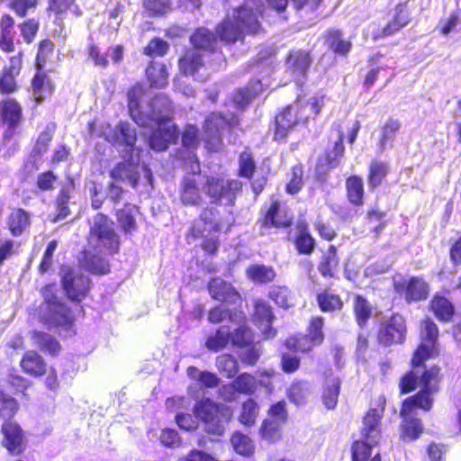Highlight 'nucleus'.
I'll list each match as a JSON object with an SVG mask.
<instances>
[{"instance_id":"nucleus-1","label":"nucleus","mask_w":461,"mask_h":461,"mask_svg":"<svg viewBox=\"0 0 461 461\" xmlns=\"http://www.w3.org/2000/svg\"><path fill=\"white\" fill-rule=\"evenodd\" d=\"M435 356L433 348L424 343L413 351L410 368L399 379L398 390L401 395L414 392L419 385L420 390L403 399V410L419 407L423 411H429L433 408L434 395L439 392L444 377L440 366H426V362Z\"/></svg>"},{"instance_id":"nucleus-2","label":"nucleus","mask_w":461,"mask_h":461,"mask_svg":"<svg viewBox=\"0 0 461 461\" xmlns=\"http://www.w3.org/2000/svg\"><path fill=\"white\" fill-rule=\"evenodd\" d=\"M256 11L247 3L233 9L232 16L224 17L215 26V33L225 45H232L238 41H243L247 33L256 34L260 30L258 14H264L261 5H256Z\"/></svg>"},{"instance_id":"nucleus-3","label":"nucleus","mask_w":461,"mask_h":461,"mask_svg":"<svg viewBox=\"0 0 461 461\" xmlns=\"http://www.w3.org/2000/svg\"><path fill=\"white\" fill-rule=\"evenodd\" d=\"M225 221L221 212L214 206L207 205L203 208L199 216L194 220L185 234L187 243L201 240L199 247L206 256L217 255L221 240L217 233L222 231Z\"/></svg>"},{"instance_id":"nucleus-4","label":"nucleus","mask_w":461,"mask_h":461,"mask_svg":"<svg viewBox=\"0 0 461 461\" xmlns=\"http://www.w3.org/2000/svg\"><path fill=\"white\" fill-rule=\"evenodd\" d=\"M307 104L306 102L297 97L294 102L277 111L273 122L268 126L274 141H286L292 131L309 122L310 114L306 112Z\"/></svg>"},{"instance_id":"nucleus-5","label":"nucleus","mask_w":461,"mask_h":461,"mask_svg":"<svg viewBox=\"0 0 461 461\" xmlns=\"http://www.w3.org/2000/svg\"><path fill=\"white\" fill-rule=\"evenodd\" d=\"M87 242L95 252L104 255L117 254L121 248V240L113 228V222L103 212L95 215Z\"/></svg>"},{"instance_id":"nucleus-6","label":"nucleus","mask_w":461,"mask_h":461,"mask_svg":"<svg viewBox=\"0 0 461 461\" xmlns=\"http://www.w3.org/2000/svg\"><path fill=\"white\" fill-rule=\"evenodd\" d=\"M179 129L174 116L164 114L154 119V127L149 136V146L157 152L165 151L171 144H176Z\"/></svg>"},{"instance_id":"nucleus-7","label":"nucleus","mask_w":461,"mask_h":461,"mask_svg":"<svg viewBox=\"0 0 461 461\" xmlns=\"http://www.w3.org/2000/svg\"><path fill=\"white\" fill-rule=\"evenodd\" d=\"M294 223V216L278 199H272L269 204L261 209V214L258 219L259 231L267 234L271 229H289Z\"/></svg>"},{"instance_id":"nucleus-8","label":"nucleus","mask_w":461,"mask_h":461,"mask_svg":"<svg viewBox=\"0 0 461 461\" xmlns=\"http://www.w3.org/2000/svg\"><path fill=\"white\" fill-rule=\"evenodd\" d=\"M212 203H221L225 199L233 204L237 194L242 191V183L238 179H226L221 176H207L202 185Z\"/></svg>"},{"instance_id":"nucleus-9","label":"nucleus","mask_w":461,"mask_h":461,"mask_svg":"<svg viewBox=\"0 0 461 461\" xmlns=\"http://www.w3.org/2000/svg\"><path fill=\"white\" fill-rule=\"evenodd\" d=\"M24 121L23 107L14 97H4L0 100V122L5 127L2 141L10 142L17 134Z\"/></svg>"},{"instance_id":"nucleus-10","label":"nucleus","mask_w":461,"mask_h":461,"mask_svg":"<svg viewBox=\"0 0 461 461\" xmlns=\"http://www.w3.org/2000/svg\"><path fill=\"white\" fill-rule=\"evenodd\" d=\"M407 333L405 317L399 312H393L380 323L376 332V342L385 348L402 345L406 341Z\"/></svg>"},{"instance_id":"nucleus-11","label":"nucleus","mask_w":461,"mask_h":461,"mask_svg":"<svg viewBox=\"0 0 461 461\" xmlns=\"http://www.w3.org/2000/svg\"><path fill=\"white\" fill-rule=\"evenodd\" d=\"M393 287L407 304L425 302L430 294V285L422 276H402L393 281Z\"/></svg>"},{"instance_id":"nucleus-12","label":"nucleus","mask_w":461,"mask_h":461,"mask_svg":"<svg viewBox=\"0 0 461 461\" xmlns=\"http://www.w3.org/2000/svg\"><path fill=\"white\" fill-rule=\"evenodd\" d=\"M223 408L210 398H203L198 401L193 412L194 416L205 425V431L215 436H222L225 427L222 421Z\"/></svg>"},{"instance_id":"nucleus-13","label":"nucleus","mask_w":461,"mask_h":461,"mask_svg":"<svg viewBox=\"0 0 461 461\" xmlns=\"http://www.w3.org/2000/svg\"><path fill=\"white\" fill-rule=\"evenodd\" d=\"M60 282L67 297L76 303L85 300L91 289L89 277L70 267L62 269Z\"/></svg>"},{"instance_id":"nucleus-14","label":"nucleus","mask_w":461,"mask_h":461,"mask_svg":"<svg viewBox=\"0 0 461 461\" xmlns=\"http://www.w3.org/2000/svg\"><path fill=\"white\" fill-rule=\"evenodd\" d=\"M1 446L12 456H22L27 448L26 434L16 420L3 421L0 427Z\"/></svg>"},{"instance_id":"nucleus-15","label":"nucleus","mask_w":461,"mask_h":461,"mask_svg":"<svg viewBox=\"0 0 461 461\" xmlns=\"http://www.w3.org/2000/svg\"><path fill=\"white\" fill-rule=\"evenodd\" d=\"M9 65H5L0 70V95L5 97L16 94L20 88L18 77L23 67V52L8 58Z\"/></svg>"},{"instance_id":"nucleus-16","label":"nucleus","mask_w":461,"mask_h":461,"mask_svg":"<svg viewBox=\"0 0 461 461\" xmlns=\"http://www.w3.org/2000/svg\"><path fill=\"white\" fill-rule=\"evenodd\" d=\"M194 173L182 177L179 186V199L184 205L198 206L203 203V194L196 173L201 172V166L196 155H194Z\"/></svg>"},{"instance_id":"nucleus-17","label":"nucleus","mask_w":461,"mask_h":461,"mask_svg":"<svg viewBox=\"0 0 461 461\" xmlns=\"http://www.w3.org/2000/svg\"><path fill=\"white\" fill-rule=\"evenodd\" d=\"M411 21L407 2H400L393 8L392 18L381 29L375 31L372 38L375 41L390 37L406 27Z\"/></svg>"},{"instance_id":"nucleus-18","label":"nucleus","mask_w":461,"mask_h":461,"mask_svg":"<svg viewBox=\"0 0 461 461\" xmlns=\"http://www.w3.org/2000/svg\"><path fill=\"white\" fill-rule=\"evenodd\" d=\"M285 64L287 71L294 77L306 79L312 64V51L303 49H292L285 58Z\"/></svg>"},{"instance_id":"nucleus-19","label":"nucleus","mask_w":461,"mask_h":461,"mask_svg":"<svg viewBox=\"0 0 461 461\" xmlns=\"http://www.w3.org/2000/svg\"><path fill=\"white\" fill-rule=\"evenodd\" d=\"M428 310L441 323L452 322L456 315L455 303L441 292L433 294L429 301Z\"/></svg>"},{"instance_id":"nucleus-20","label":"nucleus","mask_w":461,"mask_h":461,"mask_svg":"<svg viewBox=\"0 0 461 461\" xmlns=\"http://www.w3.org/2000/svg\"><path fill=\"white\" fill-rule=\"evenodd\" d=\"M45 323L50 328H62L70 330L75 324V316L71 308L64 302H59L46 309Z\"/></svg>"},{"instance_id":"nucleus-21","label":"nucleus","mask_w":461,"mask_h":461,"mask_svg":"<svg viewBox=\"0 0 461 461\" xmlns=\"http://www.w3.org/2000/svg\"><path fill=\"white\" fill-rule=\"evenodd\" d=\"M256 163L249 152H241L239 158L238 175L250 180L252 191L256 196L259 195L267 184V177L264 175L253 178L256 172Z\"/></svg>"},{"instance_id":"nucleus-22","label":"nucleus","mask_w":461,"mask_h":461,"mask_svg":"<svg viewBox=\"0 0 461 461\" xmlns=\"http://www.w3.org/2000/svg\"><path fill=\"white\" fill-rule=\"evenodd\" d=\"M207 290L212 299L221 303L237 304L241 301L240 294L233 285L218 276L209 280Z\"/></svg>"},{"instance_id":"nucleus-23","label":"nucleus","mask_w":461,"mask_h":461,"mask_svg":"<svg viewBox=\"0 0 461 461\" xmlns=\"http://www.w3.org/2000/svg\"><path fill=\"white\" fill-rule=\"evenodd\" d=\"M30 89L33 101L41 104L54 94L56 86L44 68H37L30 80Z\"/></svg>"},{"instance_id":"nucleus-24","label":"nucleus","mask_w":461,"mask_h":461,"mask_svg":"<svg viewBox=\"0 0 461 461\" xmlns=\"http://www.w3.org/2000/svg\"><path fill=\"white\" fill-rule=\"evenodd\" d=\"M147 89L140 82H136L127 89V106L132 120L141 127L147 125V116L141 110V100L146 95Z\"/></svg>"},{"instance_id":"nucleus-25","label":"nucleus","mask_w":461,"mask_h":461,"mask_svg":"<svg viewBox=\"0 0 461 461\" xmlns=\"http://www.w3.org/2000/svg\"><path fill=\"white\" fill-rule=\"evenodd\" d=\"M403 401L401 402L399 415L402 418L401 439L414 441L423 433L424 428L420 419L414 416L419 407H413L409 411L403 410Z\"/></svg>"},{"instance_id":"nucleus-26","label":"nucleus","mask_w":461,"mask_h":461,"mask_svg":"<svg viewBox=\"0 0 461 461\" xmlns=\"http://www.w3.org/2000/svg\"><path fill=\"white\" fill-rule=\"evenodd\" d=\"M293 244L299 255L310 256L314 252L317 242L305 221L296 222Z\"/></svg>"},{"instance_id":"nucleus-27","label":"nucleus","mask_w":461,"mask_h":461,"mask_svg":"<svg viewBox=\"0 0 461 461\" xmlns=\"http://www.w3.org/2000/svg\"><path fill=\"white\" fill-rule=\"evenodd\" d=\"M225 126H230V122L222 113L212 112L205 117L203 122V130L207 135L206 147L209 150H212V148L209 146L211 139L217 145L221 143V131Z\"/></svg>"},{"instance_id":"nucleus-28","label":"nucleus","mask_w":461,"mask_h":461,"mask_svg":"<svg viewBox=\"0 0 461 461\" xmlns=\"http://www.w3.org/2000/svg\"><path fill=\"white\" fill-rule=\"evenodd\" d=\"M46 12L52 15L54 23L61 30L64 28V20L68 11L73 10L77 17L82 15V11L77 4V0H47Z\"/></svg>"},{"instance_id":"nucleus-29","label":"nucleus","mask_w":461,"mask_h":461,"mask_svg":"<svg viewBox=\"0 0 461 461\" xmlns=\"http://www.w3.org/2000/svg\"><path fill=\"white\" fill-rule=\"evenodd\" d=\"M326 47L335 55L346 57L352 49V42L344 37L341 30L329 28L321 35Z\"/></svg>"},{"instance_id":"nucleus-30","label":"nucleus","mask_w":461,"mask_h":461,"mask_svg":"<svg viewBox=\"0 0 461 461\" xmlns=\"http://www.w3.org/2000/svg\"><path fill=\"white\" fill-rule=\"evenodd\" d=\"M32 214L22 207H14L11 209L7 219L6 227L14 237H19L29 231L32 225Z\"/></svg>"},{"instance_id":"nucleus-31","label":"nucleus","mask_w":461,"mask_h":461,"mask_svg":"<svg viewBox=\"0 0 461 461\" xmlns=\"http://www.w3.org/2000/svg\"><path fill=\"white\" fill-rule=\"evenodd\" d=\"M138 162L132 158L123 159L111 169L110 176L116 181H128L133 188H137L140 180V174L137 171Z\"/></svg>"},{"instance_id":"nucleus-32","label":"nucleus","mask_w":461,"mask_h":461,"mask_svg":"<svg viewBox=\"0 0 461 461\" xmlns=\"http://www.w3.org/2000/svg\"><path fill=\"white\" fill-rule=\"evenodd\" d=\"M344 134L340 132L338 140L333 145L332 150H327L319 157L316 165L317 171L327 172L336 168L344 157Z\"/></svg>"},{"instance_id":"nucleus-33","label":"nucleus","mask_w":461,"mask_h":461,"mask_svg":"<svg viewBox=\"0 0 461 461\" xmlns=\"http://www.w3.org/2000/svg\"><path fill=\"white\" fill-rule=\"evenodd\" d=\"M345 193L348 203L354 207L365 204L366 190L364 179L360 175L351 174L345 178Z\"/></svg>"},{"instance_id":"nucleus-34","label":"nucleus","mask_w":461,"mask_h":461,"mask_svg":"<svg viewBox=\"0 0 461 461\" xmlns=\"http://www.w3.org/2000/svg\"><path fill=\"white\" fill-rule=\"evenodd\" d=\"M47 362L36 350H27L20 360L22 371L34 378L41 377L47 372Z\"/></svg>"},{"instance_id":"nucleus-35","label":"nucleus","mask_w":461,"mask_h":461,"mask_svg":"<svg viewBox=\"0 0 461 461\" xmlns=\"http://www.w3.org/2000/svg\"><path fill=\"white\" fill-rule=\"evenodd\" d=\"M218 37L215 32L205 27L196 28L190 35V43L193 46V50L199 52V50L208 51L214 53L220 49L217 45Z\"/></svg>"},{"instance_id":"nucleus-36","label":"nucleus","mask_w":461,"mask_h":461,"mask_svg":"<svg viewBox=\"0 0 461 461\" xmlns=\"http://www.w3.org/2000/svg\"><path fill=\"white\" fill-rule=\"evenodd\" d=\"M315 301L320 311L324 313L342 312L346 305L342 296L328 287L316 294Z\"/></svg>"},{"instance_id":"nucleus-37","label":"nucleus","mask_w":461,"mask_h":461,"mask_svg":"<svg viewBox=\"0 0 461 461\" xmlns=\"http://www.w3.org/2000/svg\"><path fill=\"white\" fill-rule=\"evenodd\" d=\"M15 20L7 13L0 16V50L12 53L15 50Z\"/></svg>"},{"instance_id":"nucleus-38","label":"nucleus","mask_w":461,"mask_h":461,"mask_svg":"<svg viewBox=\"0 0 461 461\" xmlns=\"http://www.w3.org/2000/svg\"><path fill=\"white\" fill-rule=\"evenodd\" d=\"M79 265L85 270L94 275H106L110 273V264L102 256L91 251L90 249H83Z\"/></svg>"},{"instance_id":"nucleus-39","label":"nucleus","mask_w":461,"mask_h":461,"mask_svg":"<svg viewBox=\"0 0 461 461\" xmlns=\"http://www.w3.org/2000/svg\"><path fill=\"white\" fill-rule=\"evenodd\" d=\"M341 380L337 376L326 378L321 387V402L327 411L334 410L339 402Z\"/></svg>"},{"instance_id":"nucleus-40","label":"nucleus","mask_w":461,"mask_h":461,"mask_svg":"<svg viewBox=\"0 0 461 461\" xmlns=\"http://www.w3.org/2000/svg\"><path fill=\"white\" fill-rule=\"evenodd\" d=\"M339 264L337 246L329 245L327 251L321 256L317 265L320 275L324 278H334L336 276V269Z\"/></svg>"},{"instance_id":"nucleus-41","label":"nucleus","mask_w":461,"mask_h":461,"mask_svg":"<svg viewBox=\"0 0 461 461\" xmlns=\"http://www.w3.org/2000/svg\"><path fill=\"white\" fill-rule=\"evenodd\" d=\"M31 339L39 349L50 357H57L62 350L59 341L50 333L41 330L31 331Z\"/></svg>"},{"instance_id":"nucleus-42","label":"nucleus","mask_w":461,"mask_h":461,"mask_svg":"<svg viewBox=\"0 0 461 461\" xmlns=\"http://www.w3.org/2000/svg\"><path fill=\"white\" fill-rule=\"evenodd\" d=\"M145 76L150 88H164L168 84V72L167 65L151 60L149 62Z\"/></svg>"},{"instance_id":"nucleus-43","label":"nucleus","mask_w":461,"mask_h":461,"mask_svg":"<svg viewBox=\"0 0 461 461\" xmlns=\"http://www.w3.org/2000/svg\"><path fill=\"white\" fill-rule=\"evenodd\" d=\"M390 173V166L386 161L373 159L368 165L366 181L368 188L375 190L379 187Z\"/></svg>"},{"instance_id":"nucleus-44","label":"nucleus","mask_w":461,"mask_h":461,"mask_svg":"<svg viewBox=\"0 0 461 461\" xmlns=\"http://www.w3.org/2000/svg\"><path fill=\"white\" fill-rule=\"evenodd\" d=\"M253 321L256 323L266 324L268 329L266 331L267 337H275L276 331L271 327L275 315L269 303L262 299L254 302Z\"/></svg>"},{"instance_id":"nucleus-45","label":"nucleus","mask_w":461,"mask_h":461,"mask_svg":"<svg viewBox=\"0 0 461 461\" xmlns=\"http://www.w3.org/2000/svg\"><path fill=\"white\" fill-rule=\"evenodd\" d=\"M203 65L202 55L193 49H186L178 59L179 70L185 76H194Z\"/></svg>"},{"instance_id":"nucleus-46","label":"nucleus","mask_w":461,"mask_h":461,"mask_svg":"<svg viewBox=\"0 0 461 461\" xmlns=\"http://www.w3.org/2000/svg\"><path fill=\"white\" fill-rule=\"evenodd\" d=\"M352 311L357 327L361 330L366 328L373 316V307L369 301L362 294H356L353 298Z\"/></svg>"},{"instance_id":"nucleus-47","label":"nucleus","mask_w":461,"mask_h":461,"mask_svg":"<svg viewBox=\"0 0 461 461\" xmlns=\"http://www.w3.org/2000/svg\"><path fill=\"white\" fill-rule=\"evenodd\" d=\"M386 407V398L379 394L372 400L371 406L362 418V424L373 425L382 428V420Z\"/></svg>"},{"instance_id":"nucleus-48","label":"nucleus","mask_w":461,"mask_h":461,"mask_svg":"<svg viewBox=\"0 0 461 461\" xmlns=\"http://www.w3.org/2000/svg\"><path fill=\"white\" fill-rule=\"evenodd\" d=\"M402 123L399 120L389 118L380 129V136L377 142L378 151L383 153L388 147L392 146V142L395 140Z\"/></svg>"},{"instance_id":"nucleus-49","label":"nucleus","mask_w":461,"mask_h":461,"mask_svg":"<svg viewBox=\"0 0 461 461\" xmlns=\"http://www.w3.org/2000/svg\"><path fill=\"white\" fill-rule=\"evenodd\" d=\"M283 346L288 352L294 354H309L315 348V345L302 332L287 336Z\"/></svg>"},{"instance_id":"nucleus-50","label":"nucleus","mask_w":461,"mask_h":461,"mask_svg":"<svg viewBox=\"0 0 461 461\" xmlns=\"http://www.w3.org/2000/svg\"><path fill=\"white\" fill-rule=\"evenodd\" d=\"M246 276L254 283L266 284L274 281L276 273L271 266L253 264L246 269Z\"/></svg>"},{"instance_id":"nucleus-51","label":"nucleus","mask_w":461,"mask_h":461,"mask_svg":"<svg viewBox=\"0 0 461 461\" xmlns=\"http://www.w3.org/2000/svg\"><path fill=\"white\" fill-rule=\"evenodd\" d=\"M182 147L190 152H195L201 142L200 130L197 125L186 123L183 131H179Z\"/></svg>"},{"instance_id":"nucleus-52","label":"nucleus","mask_w":461,"mask_h":461,"mask_svg":"<svg viewBox=\"0 0 461 461\" xmlns=\"http://www.w3.org/2000/svg\"><path fill=\"white\" fill-rule=\"evenodd\" d=\"M378 443L367 440L365 438H358L353 440L351 443L350 453L352 461H370L372 459L373 448Z\"/></svg>"},{"instance_id":"nucleus-53","label":"nucleus","mask_w":461,"mask_h":461,"mask_svg":"<svg viewBox=\"0 0 461 461\" xmlns=\"http://www.w3.org/2000/svg\"><path fill=\"white\" fill-rule=\"evenodd\" d=\"M231 334L230 328L226 325L220 326L214 332L210 335L205 341V347L213 352H217L228 347L230 343Z\"/></svg>"},{"instance_id":"nucleus-54","label":"nucleus","mask_w":461,"mask_h":461,"mask_svg":"<svg viewBox=\"0 0 461 461\" xmlns=\"http://www.w3.org/2000/svg\"><path fill=\"white\" fill-rule=\"evenodd\" d=\"M325 319L321 315H315L310 318L306 333L304 335L315 345L321 346L325 339V333L323 330Z\"/></svg>"},{"instance_id":"nucleus-55","label":"nucleus","mask_w":461,"mask_h":461,"mask_svg":"<svg viewBox=\"0 0 461 461\" xmlns=\"http://www.w3.org/2000/svg\"><path fill=\"white\" fill-rule=\"evenodd\" d=\"M287 399L296 406L307 402L309 395L308 383L303 380H294L286 390Z\"/></svg>"},{"instance_id":"nucleus-56","label":"nucleus","mask_w":461,"mask_h":461,"mask_svg":"<svg viewBox=\"0 0 461 461\" xmlns=\"http://www.w3.org/2000/svg\"><path fill=\"white\" fill-rule=\"evenodd\" d=\"M137 206L125 203L123 208L116 212L117 221L125 234H131L137 229L134 212Z\"/></svg>"},{"instance_id":"nucleus-57","label":"nucleus","mask_w":461,"mask_h":461,"mask_svg":"<svg viewBox=\"0 0 461 461\" xmlns=\"http://www.w3.org/2000/svg\"><path fill=\"white\" fill-rule=\"evenodd\" d=\"M283 424L276 422L275 420L265 419L260 425L258 432L262 439L270 444H275L283 438Z\"/></svg>"},{"instance_id":"nucleus-58","label":"nucleus","mask_w":461,"mask_h":461,"mask_svg":"<svg viewBox=\"0 0 461 461\" xmlns=\"http://www.w3.org/2000/svg\"><path fill=\"white\" fill-rule=\"evenodd\" d=\"M304 185V171L301 163L294 165L290 168L288 181L285 190L287 194L294 195L298 194Z\"/></svg>"},{"instance_id":"nucleus-59","label":"nucleus","mask_w":461,"mask_h":461,"mask_svg":"<svg viewBox=\"0 0 461 461\" xmlns=\"http://www.w3.org/2000/svg\"><path fill=\"white\" fill-rule=\"evenodd\" d=\"M230 344L233 347L245 348L253 346L254 333L247 324L240 325L233 331H230Z\"/></svg>"},{"instance_id":"nucleus-60","label":"nucleus","mask_w":461,"mask_h":461,"mask_svg":"<svg viewBox=\"0 0 461 461\" xmlns=\"http://www.w3.org/2000/svg\"><path fill=\"white\" fill-rule=\"evenodd\" d=\"M20 410L18 401L0 390V419L4 421L14 420V416Z\"/></svg>"},{"instance_id":"nucleus-61","label":"nucleus","mask_w":461,"mask_h":461,"mask_svg":"<svg viewBox=\"0 0 461 461\" xmlns=\"http://www.w3.org/2000/svg\"><path fill=\"white\" fill-rule=\"evenodd\" d=\"M230 443L234 451L243 456H250L255 450L253 440L240 431H236L230 438Z\"/></svg>"},{"instance_id":"nucleus-62","label":"nucleus","mask_w":461,"mask_h":461,"mask_svg":"<svg viewBox=\"0 0 461 461\" xmlns=\"http://www.w3.org/2000/svg\"><path fill=\"white\" fill-rule=\"evenodd\" d=\"M258 413V404L254 399L249 398L243 402L238 419L241 424L251 427L255 424Z\"/></svg>"},{"instance_id":"nucleus-63","label":"nucleus","mask_w":461,"mask_h":461,"mask_svg":"<svg viewBox=\"0 0 461 461\" xmlns=\"http://www.w3.org/2000/svg\"><path fill=\"white\" fill-rule=\"evenodd\" d=\"M231 385L236 392L250 395L258 389V381L255 376L244 372L232 381Z\"/></svg>"},{"instance_id":"nucleus-64","label":"nucleus","mask_w":461,"mask_h":461,"mask_svg":"<svg viewBox=\"0 0 461 461\" xmlns=\"http://www.w3.org/2000/svg\"><path fill=\"white\" fill-rule=\"evenodd\" d=\"M55 50V43L49 38L41 40L37 46L35 66L38 68H44L52 57Z\"/></svg>"}]
</instances>
